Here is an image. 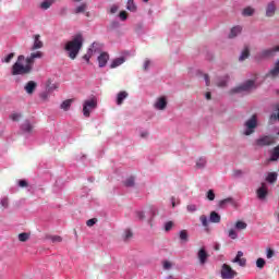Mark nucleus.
Listing matches in <instances>:
<instances>
[{"label":"nucleus","mask_w":279,"mask_h":279,"mask_svg":"<svg viewBox=\"0 0 279 279\" xmlns=\"http://www.w3.org/2000/svg\"><path fill=\"white\" fill-rule=\"evenodd\" d=\"M40 97H41V99H43L44 101H47V99H49V94L43 93V94L40 95Z\"/></svg>","instance_id":"obj_62"},{"label":"nucleus","mask_w":279,"mask_h":279,"mask_svg":"<svg viewBox=\"0 0 279 279\" xmlns=\"http://www.w3.org/2000/svg\"><path fill=\"white\" fill-rule=\"evenodd\" d=\"M119 16L121 21H128V13L125 11H121Z\"/></svg>","instance_id":"obj_54"},{"label":"nucleus","mask_w":279,"mask_h":279,"mask_svg":"<svg viewBox=\"0 0 279 279\" xmlns=\"http://www.w3.org/2000/svg\"><path fill=\"white\" fill-rule=\"evenodd\" d=\"M197 210V205H187V211L189 213H195Z\"/></svg>","instance_id":"obj_52"},{"label":"nucleus","mask_w":279,"mask_h":279,"mask_svg":"<svg viewBox=\"0 0 279 279\" xmlns=\"http://www.w3.org/2000/svg\"><path fill=\"white\" fill-rule=\"evenodd\" d=\"M239 272L233 269L232 266L228 264H222L220 268V278L221 279H235L238 278Z\"/></svg>","instance_id":"obj_3"},{"label":"nucleus","mask_w":279,"mask_h":279,"mask_svg":"<svg viewBox=\"0 0 279 279\" xmlns=\"http://www.w3.org/2000/svg\"><path fill=\"white\" fill-rule=\"evenodd\" d=\"M278 75H279V60L275 64V68L269 71L266 77H278Z\"/></svg>","instance_id":"obj_19"},{"label":"nucleus","mask_w":279,"mask_h":279,"mask_svg":"<svg viewBox=\"0 0 279 279\" xmlns=\"http://www.w3.org/2000/svg\"><path fill=\"white\" fill-rule=\"evenodd\" d=\"M124 184L125 186H134V177L126 179Z\"/></svg>","instance_id":"obj_46"},{"label":"nucleus","mask_w":279,"mask_h":279,"mask_svg":"<svg viewBox=\"0 0 279 279\" xmlns=\"http://www.w3.org/2000/svg\"><path fill=\"white\" fill-rule=\"evenodd\" d=\"M247 223L245 221L239 220L235 222V230H246Z\"/></svg>","instance_id":"obj_28"},{"label":"nucleus","mask_w":279,"mask_h":279,"mask_svg":"<svg viewBox=\"0 0 279 279\" xmlns=\"http://www.w3.org/2000/svg\"><path fill=\"white\" fill-rule=\"evenodd\" d=\"M277 51H279V45H278V46H275V47H272V48L263 50V51L259 53V57H260V58H271V56H275V54L277 53Z\"/></svg>","instance_id":"obj_11"},{"label":"nucleus","mask_w":279,"mask_h":279,"mask_svg":"<svg viewBox=\"0 0 279 279\" xmlns=\"http://www.w3.org/2000/svg\"><path fill=\"white\" fill-rule=\"evenodd\" d=\"M82 47H84V36L78 33L65 44L64 50L66 51L70 60H75V58H77V56L80 54Z\"/></svg>","instance_id":"obj_2"},{"label":"nucleus","mask_w":279,"mask_h":279,"mask_svg":"<svg viewBox=\"0 0 279 279\" xmlns=\"http://www.w3.org/2000/svg\"><path fill=\"white\" fill-rule=\"evenodd\" d=\"M259 202H267V195H269V189L266 183H262V186L256 191Z\"/></svg>","instance_id":"obj_8"},{"label":"nucleus","mask_w":279,"mask_h":279,"mask_svg":"<svg viewBox=\"0 0 279 279\" xmlns=\"http://www.w3.org/2000/svg\"><path fill=\"white\" fill-rule=\"evenodd\" d=\"M44 44L40 40V35H34V44L31 48V51H36V49H43Z\"/></svg>","instance_id":"obj_14"},{"label":"nucleus","mask_w":279,"mask_h":279,"mask_svg":"<svg viewBox=\"0 0 279 279\" xmlns=\"http://www.w3.org/2000/svg\"><path fill=\"white\" fill-rule=\"evenodd\" d=\"M266 180H267V182H270L271 184H274V182H276V180H278V173H276V172L268 173Z\"/></svg>","instance_id":"obj_29"},{"label":"nucleus","mask_w":279,"mask_h":279,"mask_svg":"<svg viewBox=\"0 0 279 279\" xmlns=\"http://www.w3.org/2000/svg\"><path fill=\"white\" fill-rule=\"evenodd\" d=\"M228 204H231L232 206H234V198H232V197L225 198L219 202L218 206H219V208H226V206H228Z\"/></svg>","instance_id":"obj_20"},{"label":"nucleus","mask_w":279,"mask_h":279,"mask_svg":"<svg viewBox=\"0 0 279 279\" xmlns=\"http://www.w3.org/2000/svg\"><path fill=\"white\" fill-rule=\"evenodd\" d=\"M128 99V93L126 92H120L117 97V105L121 106L123 104V100Z\"/></svg>","instance_id":"obj_26"},{"label":"nucleus","mask_w":279,"mask_h":279,"mask_svg":"<svg viewBox=\"0 0 279 279\" xmlns=\"http://www.w3.org/2000/svg\"><path fill=\"white\" fill-rule=\"evenodd\" d=\"M109 60H110V54H108L107 52L100 53V56L98 57L99 68L104 69V66H106V64H108Z\"/></svg>","instance_id":"obj_13"},{"label":"nucleus","mask_w":279,"mask_h":279,"mask_svg":"<svg viewBox=\"0 0 279 279\" xmlns=\"http://www.w3.org/2000/svg\"><path fill=\"white\" fill-rule=\"evenodd\" d=\"M52 243H62V236L52 235L51 238Z\"/></svg>","instance_id":"obj_48"},{"label":"nucleus","mask_w":279,"mask_h":279,"mask_svg":"<svg viewBox=\"0 0 279 279\" xmlns=\"http://www.w3.org/2000/svg\"><path fill=\"white\" fill-rule=\"evenodd\" d=\"M209 221L211 223H220L221 222V216L217 211H211L209 216Z\"/></svg>","instance_id":"obj_18"},{"label":"nucleus","mask_w":279,"mask_h":279,"mask_svg":"<svg viewBox=\"0 0 279 279\" xmlns=\"http://www.w3.org/2000/svg\"><path fill=\"white\" fill-rule=\"evenodd\" d=\"M206 86H210V77L207 74L204 75Z\"/></svg>","instance_id":"obj_59"},{"label":"nucleus","mask_w":279,"mask_h":279,"mask_svg":"<svg viewBox=\"0 0 279 279\" xmlns=\"http://www.w3.org/2000/svg\"><path fill=\"white\" fill-rule=\"evenodd\" d=\"M29 239V234L27 233H20L19 234V241H22V243H25Z\"/></svg>","instance_id":"obj_42"},{"label":"nucleus","mask_w":279,"mask_h":279,"mask_svg":"<svg viewBox=\"0 0 279 279\" xmlns=\"http://www.w3.org/2000/svg\"><path fill=\"white\" fill-rule=\"evenodd\" d=\"M172 228H173V221L166 222V225H165L166 232L171 231Z\"/></svg>","instance_id":"obj_49"},{"label":"nucleus","mask_w":279,"mask_h":279,"mask_svg":"<svg viewBox=\"0 0 279 279\" xmlns=\"http://www.w3.org/2000/svg\"><path fill=\"white\" fill-rule=\"evenodd\" d=\"M149 64H151V61H149V60H146V61L144 62V70H145V71H147V69H149Z\"/></svg>","instance_id":"obj_61"},{"label":"nucleus","mask_w":279,"mask_h":279,"mask_svg":"<svg viewBox=\"0 0 279 279\" xmlns=\"http://www.w3.org/2000/svg\"><path fill=\"white\" fill-rule=\"evenodd\" d=\"M147 136H149V132L148 131H142L141 132V137L142 138H147Z\"/></svg>","instance_id":"obj_60"},{"label":"nucleus","mask_w":279,"mask_h":279,"mask_svg":"<svg viewBox=\"0 0 279 279\" xmlns=\"http://www.w3.org/2000/svg\"><path fill=\"white\" fill-rule=\"evenodd\" d=\"M97 108V98L93 97L84 100L83 102V114L84 117H90V112Z\"/></svg>","instance_id":"obj_5"},{"label":"nucleus","mask_w":279,"mask_h":279,"mask_svg":"<svg viewBox=\"0 0 279 279\" xmlns=\"http://www.w3.org/2000/svg\"><path fill=\"white\" fill-rule=\"evenodd\" d=\"M276 10H278V7L276 5V1H270L266 5V16L271 17L274 14H276Z\"/></svg>","instance_id":"obj_12"},{"label":"nucleus","mask_w":279,"mask_h":279,"mask_svg":"<svg viewBox=\"0 0 279 279\" xmlns=\"http://www.w3.org/2000/svg\"><path fill=\"white\" fill-rule=\"evenodd\" d=\"M21 130H22V132H25L26 134H29V133H32V130H34V125H32V122L26 120L22 124Z\"/></svg>","instance_id":"obj_17"},{"label":"nucleus","mask_w":279,"mask_h":279,"mask_svg":"<svg viewBox=\"0 0 279 279\" xmlns=\"http://www.w3.org/2000/svg\"><path fill=\"white\" fill-rule=\"evenodd\" d=\"M162 267L166 271H169V269H171L173 267V263H171L170 260L165 259L162 262Z\"/></svg>","instance_id":"obj_37"},{"label":"nucleus","mask_w":279,"mask_h":279,"mask_svg":"<svg viewBox=\"0 0 279 279\" xmlns=\"http://www.w3.org/2000/svg\"><path fill=\"white\" fill-rule=\"evenodd\" d=\"M207 199H209V202H215V191L209 190L207 192Z\"/></svg>","instance_id":"obj_43"},{"label":"nucleus","mask_w":279,"mask_h":279,"mask_svg":"<svg viewBox=\"0 0 279 279\" xmlns=\"http://www.w3.org/2000/svg\"><path fill=\"white\" fill-rule=\"evenodd\" d=\"M236 264L239 265V267H245L247 265V259L245 257H242V259H239Z\"/></svg>","instance_id":"obj_47"},{"label":"nucleus","mask_w":279,"mask_h":279,"mask_svg":"<svg viewBox=\"0 0 279 279\" xmlns=\"http://www.w3.org/2000/svg\"><path fill=\"white\" fill-rule=\"evenodd\" d=\"M235 256H238V257H240V258H243V252H242V251H239Z\"/></svg>","instance_id":"obj_64"},{"label":"nucleus","mask_w":279,"mask_h":279,"mask_svg":"<svg viewBox=\"0 0 279 279\" xmlns=\"http://www.w3.org/2000/svg\"><path fill=\"white\" fill-rule=\"evenodd\" d=\"M43 58V51L32 52L28 57L20 54L11 68L12 75H29L34 71L36 60Z\"/></svg>","instance_id":"obj_1"},{"label":"nucleus","mask_w":279,"mask_h":279,"mask_svg":"<svg viewBox=\"0 0 279 279\" xmlns=\"http://www.w3.org/2000/svg\"><path fill=\"white\" fill-rule=\"evenodd\" d=\"M0 204H1V207H2V208H8V206H9V199H8V197L1 198Z\"/></svg>","instance_id":"obj_44"},{"label":"nucleus","mask_w":279,"mask_h":279,"mask_svg":"<svg viewBox=\"0 0 279 279\" xmlns=\"http://www.w3.org/2000/svg\"><path fill=\"white\" fill-rule=\"evenodd\" d=\"M14 59V53L11 52L9 54H7L1 62H4L5 64H10V62H12V60Z\"/></svg>","instance_id":"obj_36"},{"label":"nucleus","mask_w":279,"mask_h":279,"mask_svg":"<svg viewBox=\"0 0 279 279\" xmlns=\"http://www.w3.org/2000/svg\"><path fill=\"white\" fill-rule=\"evenodd\" d=\"M274 256H276V252L274 251V248H267L266 250V258H274Z\"/></svg>","instance_id":"obj_41"},{"label":"nucleus","mask_w":279,"mask_h":279,"mask_svg":"<svg viewBox=\"0 0 279 279\" xmlns=\"http://www.w3.org/2000/svg\"><path fill=\"white\" fill-rule=\"evenodd\" d=\"M228 236H229V239H232L234 241V240L239 239V233H236V230L230 229Z\"/></svg>","instance_id":"obj_38"},{"label":"nucleus","mask_w":279,"mask_h":279,"mask_svg":"<svg viewBox=\"0 0 279 279\" xmlns=\"http://www.w3.org/2000/svg\"><path fill=\"white\" fill-rule=\"evenodd\" d=\"M179 239L186 243L189 241V231L186 230H181L179 233Z\"/></svg>","instance_id":"obj_27"},{"label":"nucleus","mask_w":279,"mask_h":279,"mask_svg":"<svg viewBox=\"0 0 279 279\" xmlns=\"http://www.w3.org/2000/svg\"><path fill=\"white\" fill-rule=\"evenodd\" d=\"M156 110H165L167 108V98L160 97L155 102Z\"/></svg>","instance_id":"obj_16"},{"label":"nucleus","mask_w":279,"mask_h":279,"mask_svg":"<svg viewBox=\"0 0 279 279\" xmlns=\"http://www.w3.org/2000/svg\"><path fill=\"white\" fill-rule=\"evenodd\" d=\"M196 167H197V169H204V167H206V158L201 157V158L196 161Z\"/></svg>","instance_id":"obj_34"},{"label":"nucleus","mask_w":279,"mask_h":279,"mask_svg":"<svg viewBox=\"0 0 279 279\" xmlns=\"http://www.w3.org/2000/svg\"><path fill=\"white\" fill-rule=\"evenodd\" d=\"M247 58H250V49H248V48H245V49L242 51V53H241L239 60H240V62H243V60H247Z\"/></svg>","instance_id":"obj_31"},{"label":"nucleus","mask_w":279,"mask_h":279,"mask_svg":"<svg viewBox=\"0 0 279 279\" xmlns=\"http://www.w3.org/2000/svg\"><path fill=\"white\" fill-rule=\"evenodd\" d=\"M99 47H101L99 43H93L92 47L87 50L86 54L83 56V59H85L87 63L90 62V58H93V53H96Z\"/></svg>","instance_id":"obj_10"},{"label":"nucleus","mask_w":279,"mask_h":279,"mask_svg":"<svg viewBox=\"0 0 279 279\" xmlns=\"http://www.w3.org/2000/svg\"><path fill=\"white\" fill-rule=\"evenodd\" d=\"M258 120L256 119V116H253L244 124V136H251V134H254V131L256 130Z\"/></svg>","instance_id":"obj_6"},{"label":"nucleus","mask_w":279,"mask_h":279,"mask_svg":"<svg viewBox=\"0 0 279 279\" xmlns=\"http://www.w3.org/2000/svg\"><path fill=\"white\" fill-rule=\"evenodd\" d=\"M265 265H267V262L265 260V258H263V257L257 258V260H256L257 269H264Z\"/></svg>","instance_id":"obj_30"},{"label":"nucleus","mask_w":279,"mask_h":279,"mask_svg":"<svg viewBox=\"0 0 279 279\" xmlns=\"http://www.w3.org/2000/svg\"><path fill=\"white\" fill-rule=\"evenodd\" d=\"M256 88V84L254 81H246L242 85H239L238 87H234L231 89V94H243V93H250V90H254Z\"/></svg>","instance_id":"obj_4"},{"label":"nucleus","mask_w":279,"mask_h":279,"mask_svg":"<svg viewBox=\"0 0 279 279\" xmlns=\"http://www.w3.org/2000/svg\"><path fill=\"white\" fill-rule=\"evenodd\" d=\"M210 255H208V252L206 251V247H201L197 252V258L199 262V265L204 266L206 263H208V258Z\"/></svg>","instance_id":"obj_9"},{"label":"nucleus","mask_w":279,"mask_h":279,"mask_svg":"<svg viewBox=\"0 0 279 279\" xmlns=\"http://www.w3.org/2000/svg\"><path fill=\"white\" fill-rule=\"evenodd\" d=\"M279 159V145L270 150V161L276 162Z\"/></svg>","instance_id":"obj_23"},{"label":"nucleus","mask_w":279,"mask_h":279,"mask_svg":"<svg viewBox=\"0 0 279 279\" xmlns=\"http://www.w3.org/2000/svg\"><path fill=\"white\" fill-rule=\"evenodd\" d=\"M10 118L12 119V121H19V119H21V113L19 112L12 113Z\"/></svg>","instance_id":"obj_51"},{"label":"nucleus","mask_w":279,"mask_h":279,"mask_svg":"<svg viewBox=\"0 0 279 279\" xmlns=\"http://www.w3.org/2000/svg\"><path fill=\"white\" fill-rule=\"evenodd\" d=\"M276 143V137L271 135H264L256 140V145L258 147H267Z\"/></svg>","instance_id":"obj_7"},{"label":"nucleus","mask_w":279,"mask_h":279,"mask_svg":"<svg viewBox=\"0 0 279 279\" xmlns=\"http://www.w3.org/2000/svg\"><path fill=\"white\" fill-rule=\"evenodd\" d=\"M172 208H175L180 204V199L172 197L171 198Z\"/></svg>","instance_id":"obj_55"},{"label":"nucleus","mask_w":279,"mask_h":279,"mask_svg":"<svg viewBox=\"0 0 279 279\" xmlns=\"http://www.w3.org/2000/svg\"><path fill=\"white\" fill-rule=\"evenodd\" d=\"M95 223H97V218H92V219L87 220L86 226H88V228H93V226H95Z\"/></svg>","instance_id":"obj_50"},{"label":"nucleus","mask_w":279,"mask_h":279,"mask_svg":"<svg viewBox=\"0 0 279 279\" xmlns=\"http://www.w3.org/2000/svg\"><path fill=\"white\" fill-rule=\"evenodd\" d=\"M71 104H73V99H68V100H64L62 104H61V110H69V108H71Z\"/></svg>","instance_id":"obj_32"},{"label":"nucleus","mask_w":279,"mask_h":279,"mask_svg":"<svg viewBox=\"0 0 279 279\" xmlns=\"http://www.w3.org/2000/svg\"><path fill=\"white\" fill-rule=\"evenodd\" d=\"M130 239H132V231L130 229H126L124 231V240L130 241Z\"/></svg>","instance_id":"obj_45"},{"label":"nucleus","mask_w":279,"mask_h":279,"mask_svg":"<svg viewBox=\"0 0 279 279\" xmlns=\"http://www.w3.org/2000/svg\"><path fill=\"white\" fill-rule=\"evenodd\" d=\"M85 10H88V4H86V2H83L73 10V13L82 14V13H84Z\"/></svg>","instance_id":"obj_22"},{"label":"nucleus","mask_w":279,"mask_h":279,"mask_svg":"<svg viewBox=\"0 0 279 279\" xmlns=\"http://www.w3.org/2000/svg\"><path fill=\"white\" fill-rule=\"evenodd\" d=\"M117 12H119V7H118V4H113L110 8V14H117Z\"/></svg>","instance_id":"obj_53"},{"label":"nucleus","mask_w":279,"mask_h":279,"mask_svg":"<svg viewBox=\"0 0 279 279\" xmlns=\"http://www.w3.org/2000/svg\"><path fill=\"white\" fill-rule=\"evenodd\" d=\"M243 257H239L238 255H235V257L231 260V263H239V260H241Z\"/></svg>","instance_id":"obj_63"},{"label":"nucleus","mask_w":279,"mask_h":279,"mask_svg":"<svg viewBox=\"0 0 279 279\" xmlns=\"http://www.w3.org/2000/svg\"><path fill=\"white\" fill-rule=\"evenodd\" d=\"M136 215H137V218H138V219H141V220L145 219V213H143V211H137Z\"/></svg>","instance_id":"obj_58"},{"label":"nucleus","mask_w":279,"mask_h":279,"mask_svg":"<svg viewBox=\"0 0 279 279\" xmlns=\"http://www.w3.org/2000/svg\"><path fill=\"white\" fill-rule=\"evenodd\" d=\"M233 175L235 178H241V175H243V171L242 170H234Z\"/></svg>","instance_id":"obj_56"},{"label":"nucleus","mask_w":279,"mask_h":279,"mask_svg":"<svg viewBox=\"0 0 279 279\" xmlns=\"http://www.w3.org/2000/svg\"><path fill=\"white\" fill-rule=\"evenodd\" d=\"M54 1H56V0H44V1L40 3L39 8H40L41 10H49V9L53 5Z\"/></svg>","instance_id":"obj_25"},{"label":"nucleus","mask_w":279,"mask_h":279,"mask_svg":"<svg viewBox=\"0 0 279 279\" xmlns=\"http://www.w3.org/2000/svg\"><path fill=\"white\" fill-rule=\"evenodd\" d=\"M123 62H125V58L123 57L117 58L111 62L110 69H117V66H121Z\"/></svg>","instance_id":"obj_24"},{"label":"nucleus","mask_w":279,"mask_h":279,"mask_svg":"<svg viewBox=\"0 0 279 279\" xmlns=\"http://www.w3.org/2000/svg\"><path fill=\"white\" fill-rule=\"evenodd\" d=\"M216 84L220 88H223V86H226V84H228V76H223V77L219 78Z\"/></svg>","instance_id":"obj_35"},{"label":"nucleus","mask_w":279,"mask_h":279,"mask_svg":"<svg viewBox=\"0 0 279 279\" xmlns=\"http://www.w3.org/2000/svg\"><path fill=\"white\" fill-rule=\"evenodd\" d=\"M126 9L130 12H136V3H134V0H129L128 1Z\"/></svg>","instance_id":"obj_33"},{"label":"nucleus","mask_w":279,"mask_h":279,"mask_svg":"<svg viewBox=\"0 0 279 279\" xmlns=\"http://www.w3.org/2000/svg\"><path fill=\"white\" fill-rule=\"evenodd\" d=\"M199 221L204 228H208V217H206V215H202Z\"/></svg>","instance_id":"obj_39"},{"label":"nucleus","mask_w":279,"mask_h":279,"mask_svg":"<svg viewBox=\"0 0 279 279\" xmlns=\"http://www.w3.org/2000/svg\"><path fill=\"white\" fill-rule=\"evenodd\" d=\"M19 186H21L22 189H25V186H27V181H25V180H20V181H19Z\"/></svg>","instance_id":"obj_57"},{"label":"nucleus","mask_w":279,"mask_h":279,"mask_svg":"<svg viewBox=\"0 0 279 279\" xmlns=\"http://www.w3.org/2000/svg\"><path fill=\"white\" fill-rule=\"evenodd\" d=\"M244 16H252V14H254V9L248 7V8H245L243 10V13H242Z\"/></svg>","instance_id":"obj_40"},{"label":"nucleus","mask_w":279,"mask_h":279,"mask_svg":"<svg viewBox=\"0 0 279 279\" xmlns=\"http://www.w3.org/2000/svg\"><path fill=\"white\" fill-rule=\"evenodd\" d=\"M243 32V28L241 26H234L231 28V32L229 34V38H236L239 34Z\"/></svg>","instance_id":"obj_21"},{"label":"nucleus","mask_w":279,"mask_h":279,"mask_svg":"<svg viewBox=\"0 0 279 279\" xmlns=\"http://www.w3.org/2000/svg\"><path fill=\"white\" fill-rule=\"evenodd\" d=\"M36 86H38V84H36V82L29 81L24 86V90H26L27 95H34V90H36Z\"/></svg>","instance_id":"obj_15"}]
</instances>
